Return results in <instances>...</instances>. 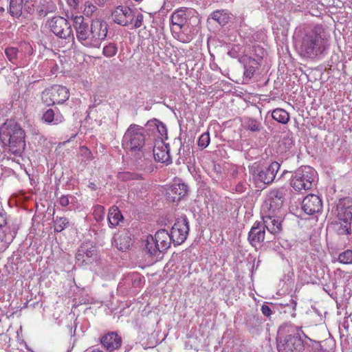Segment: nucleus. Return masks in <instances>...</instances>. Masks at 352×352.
<instances>
[{"mask_svg":"<svg viewBox=\"0 0 352 352\" xmlns=\"http://www.w3.org/2000/svg\"><path fill=\"white\" fill-rule=\"evenodd\" d=\"M96 248L89 242L83 243L76 254V263L79 266L87 264L90 259L96 256Z\"/></svg>","mask_w":352,"mask_h":352,"instance_id":"nucleus-14","label":"nucleus"},{"mask_svg":"<svg viewBox=\"0 0 352 352\" xmlns=\"http://www.w3.org/2000/svg\"><path fill=\"white\" fill-rule=\"evenodd\" d=\"M130 277L131 278V280L133 281V285L138 286V285H139L140 284V283L142 281V278H141L140 274H132L130 276Z\"/></svg>","mask_w":352,"mask_h":352,"instance_id":"nucleus-49","label":"nucleus"},{"mask_svg":"<svg viewBox=\"0 0 352 352\" xmlns=\"http://www.w3.org/2000/svg\"><path fill=\"white\" fill-rule=\"evenodd\" d=\"M143 19H144V16H143L142 14L139 13L137 15L136 19L135 20V23H134V27L135 28H138L142 26V22H143Z\"/></svg>","mask_w":352,"mask_h":352,"instance_id":"nucleus-50","label":"nucleus"},{"mask_svg":"<svg viewBox=\"0 0 352 352\" xmlns=\"http://www.w3.org/2000/svg\"><path fill=\"white\" fill-rule=\"evenodd\" d=\"M105 213L104 208L100 205L94 207V216L97 221H100L104 219Z\"/></svg>","mask_w":352,"mask_h":352,"instance_id":"nucleus-41","label":"nucleus"},{"mask_svg":"<svg viewBox=\"0 0 352 352\" xmlns=\"http://www.w3.org/2000/svg\"><path fill=\"white\" fill-rule=\"evenodd\" d=\"M243 61L244 62V75L245 77L251 78L256 72L258 63L251 57H245Z\"/></svg>","mask_w":352,"mask_h":352,"instance_id":"nucleus-27","label":"nucleus"},{"mask_svg":"<svg viewBox=\"0 0 352 352\" xmlns=\"http://www.w3.org/2000/svg\"><path fill=\"white\" fill-rule=\"evenodd\" d=\"M123 11L122 6H118L111 14L112 19L113 21L122 26H126L129 25V21L125 20L124 17H123Z\"/></svg>","mask_w":352,"mask_h":352,"instance_id":"nucleus-32","label":"nucleus"},{"mask_svg":"<svg viewBox=\"0 0 352 352\" xmlns=\"http://www.w3.org/2000/svg\"><path fill=\"white\" fill-rule=\"evenodd\" d=\"M83 13L87 16H91L97 10V8L90 1H86L84 5Z\"/></svg>","mask_w":352,"mask_h":352,"instance_id":"nucleus-42","label":"nucleus"},{"mask_svg":"<svg viewBox=\"0 0 352 352\" xmlns=\"http://www.w3.org/2000/svg\"><path fill=\"white\" fill-rule=\"evenodd\" d=\"M285 195L283 189L281 188L270 190L262 206L263 212L280 214V210L285 201Z\"/></svg>","mask_w":352,"mask_h":352,"instance_id":"nucleus-7","label":"nucleus"},{"mask_svg":"<svg viewBox=\"0 0 352 352\" xmlns=\"http://www.w3.org/2000/svg\"><path fill=\"white\" fill-rule=\"evenodd\" d=\"M5 54L9 61L16 64V60L18 58L19 50L14 47H8L5 50Z\"/></svg>","mask_w":352,"mask_h":352,"instance_id":"nucleus-38","label":"nucleus"},{"mask_svg":"<svg viewBox=\"0 0 352 352\" xmlns=\"http://www.w3.org/2000/svg\"><path fill=\"white\" fill-rule=\"evenodd\" d=\"M283 141H284L285 144H292V139L289 138V135L283 138Z\"/></svg>","mask_w":352,"mask_h":352,"instance_id":"nucleus-55","label":"nucleus"},{"mask_svg":"<svg viewBox=\"0 0 352 352\" xmlns=\"http://www.w3.org/2000/svg\"><path fill=\"white\" fill-rule=\"evenodd\" d=\"M272 117L274 120L281 124H287L289 121V115L287 111L283 109L278 108L272 113Z\"/></svg>","mask_w":352,"mask_h":352,"instance_id":"nucleus-30","label":"nucleus"},{"mask_svg":"<svg viewBox=\"0 0 352 352\" xmlns=\"http://www.w3.org/2000/svg\"><path fill=\"white\" fill-rule=\"evenodd\" d=\"M145 250L151 256H159L161 254L154 236L151 235L147 236L145 243Z\"/></svg>","mask_w":352,"mask_h":352,"instance_id":"nucleus-28","label":"nucleus"},{"mask_svg":"<svg viewBox=\"0 0 352 352\" xmlns=\"http://www.w3.org/2000/svg\"><path fill=\"white\" fill-rule=\"evenodd\" d=\"M246 189L245 185L243 183L239 182L235 186V190L238 192H243Z\"/></svg>","mask_w":352,"mask_h":352,"instance_id":"nucleus-53","label":"nucleus"},{"mask_svg":"<svg viewBox=\"0 0 352 352\" xmlns=\"http://www.w3.org/2000/svg\"><path fill=\"white\" fill-rule=\"evenodd\" d=\"M154 238L161 253L166 252L170 247L171 243H173L169 232L164 229L157 231Z\"/></svg>","mask_w":352,"mask_h":352,"instance_id":"nucleus-21","label":"nucleus"},{"mask_svg":"<svg viewBox=\"0 0 352 352\" xmlns=\"http://www.w3.org/2000/svg\"><path fill=\"white\" fill-rule=\"evenodd\" d=\"M337 232L340 235H349L351 234V222L339 221Z\"/></svg>","mask_w":352,"mask_h":352,"instance_id":"nucleus-35","label":"nucleus"},{"mask_svg":"<svg viewBox=\"0 0 352 352\" xmlns=\"http://www.w3.org/2000/svg\"><path fill=\"white\" fill-rule=\"evenodd\" d=\"M261 311L263 314L265 316H270L272 314V310L268 305H263L261 307Z\"/></svg>","mask_w":352,"mask_h":352,"instance_id":"nucleus-52","label":"nucleus"},{"mask_svg":"<svg viewBox=\"0 0 352 352\" xmlns=\"http://www.w3.org/2000/svg\"><path fill=\"white\" fill-rule=\"evenodd\" d=\"M188 187L185 184L174 183L166 190V197L168 201L175 203L179 201L186 196Z\"/></svg>","mask_w":352,"mask_h":352,"instance_id":"nucleus-13","label":"nucleus"},{"mask_svg":"<svg viewBox=\"0 0 352 352\" xmlns=\"http://www.w3.org/2000/svg\"><path fill=\"white\" fill-rule=\"evenodd\" d=\"M102 345L109 351L119 349L122 342L120 336L115 331L104 334L100 339Z\"/></svg>","mask_w":352,"mask_h":352,"instance_id":"nucleus-18","label":"nucleus"},{"mask_svg":"<svg viewBox=\"0 0 352 352\" xmlns=\"http://www.w3.org/2000/svg\"><path fill=\"white\" fill-rule=\"evenodd\" d=\"M108 0H96L99 6H103Z\"/></svg>","mask_w":352,"mask_h":352,"instance_id":"nucleus-56","label":"nucleus"},{"mask_svg":"<svg viewBox=\"0 0 352 352\" xmlns=\"http://www.w3.org/2000/svg\"><path fill=\"white\" fill-rule=\"evenodd\" d=\"M322 207L321 199L314 194L305 197L302 203V209L307 214H314L320 212Z\"/></svg>","mask_w":352,"mask_h":352,"instance_id":"nucleus-17","label":"nucleus"},{"mask_svg":"<svg viewBox=\"0 0 352 352\" xmlns=\"http://www.w3.org/2000/svg\"><path fill=\"white\" fill-rule=\"evenodd\" d=\"M69 97V90L65 87L58 85L44 90L42 93V100L47 106L56 103L62 104L68 100Z\"/></svg>","mask_w":352,"mask_h":352,"instance_id":"nucleus-6","label":"nucleus"},{"mask_svg":"<svg viewBox=\"0 0 352 352\" xmlns=\"http://www.w3.org/2000/svg\"><path fill=\"white\" fill-rule=\"evenodd\" d=\"M280 166L278 162H273L268 167L257 168L254 170V179L256 182H262L264 184H270L274 181Z\"/></svg>","mask_w":352,"mask_h":352,"instance_id":"nucleus-10","label":"nucleus"},{"mask_svg":"<svg viewBox=\"0 0 352 352\" xmlns=\"http://www.w3.org/2000/svg\"><path fill=\"white\" fill-rule=\"evenodd\" d=\"M59 202L62 206H67L69 204V197L67 195H63L60 198Z\"/></svg>","mask_w":352,"mask_h":352,"instance_id":"nucleus-51","label":"nucleus"},{"mask_svg":"<svg viewBox=\"0 0 352 352\" xmlns=\"http://www.w3.org/2000/svg\"><path fill=\"white\" fill-rule=\"evenodd\" d=\"M169 152L168 144H166L162 142L159 143L153 148V156L155 161L170 164L172 160Z\"/></svg>","mask_w":352,"mask_h":352,"instance_id":"nucleus-20","label":"nucleus"},{"mask_svg":"<svg viewBox=\"0 0 352 352\" xmlns=\"http://www.w3.org/2000/svg\"><path fill=\"white\" fill-rule=\"evenodd\" d=\"M122 142L125 149L133 153L141 152L145 144L144 128L138 124H131L124 135Z\"/></svg>","mask_w":352,"mask_h":352,"instance_id":"nucleus-4","label":"nucleus"},{"mask_svg":"<svg viewBox=\"0 0 352 352\" xmlns=\"http://www.w3.org/2000/svg\"><path fill=\"white\" fill-rule=\"evenodd\" d=\"M80 155L81 160L84 162L89 161L92 158V154L91 151L85 146H81L80 148Z\"/></svg>","mask_w":352,"mask_h":352,"instance_id":"nucleus-43","label":"nucleus"},{"mask_svg":"<svg viewBox=\"0 0 352 352\" xmlns=\"http://www.w3.org/2000/svg\"><path fill=\"white\" fill-rule=\"evenodd\" d=\"M123 11V17H124V21H129V25L131 24L135 17L133 10L129 7H122Z\"/></svg>","mask_w":352,"mask_h":352,"instance_id":"nucleus-46","label":"nucleus"},{"mask_svg":"<svg viewBox=\"0 0 352 352\" xmlns=\"http://www.w3.org/2000/svg\"><path fill=\"white\" fill-rule=\"evenodd\" d=\"M312 349L314 352H327L326 349H324L322 342L314 341L312 344Z\"/></svg>","mask_w":352,"mask_h":352,"instance_id":"nucleus-47","label":"nucleus"},{"mask_svg":"<svg viewBox=\"0 0 352 352\" xmlns=\"http://www.w3.org/2000/svg\"><path fill=\"white\" fill-rule=\"evenodd\" d=\"M189 232L188 221L186 216L178 218L171 228L170 235L174 245L183 243L187 239Z\"/></svg>","mask_w":352,"mask_h":352,"instance_id":"nucleus-8","label":"nucleus"},{"mask_svg":"<svg viewBox=\"0 0 352 352\" xmlns=\"http://www.w3.org/2000/svg\"><path fill=\"white\" fill-rule=\"evenodd\" d=\"M9 12L14 17L19 18L22 14L23 0H9Z\"/></svg>","mask_w":352,"mask_h":352,"instance_id":"nucleus-31","label":"nucleus"},{"mask_svg":"<svg viewBox=\"0 0 352 352\" xmlns=\"http://www.w3.org/2000/svg\"><path fill=\"white\" fill-rule=\"evenodd\" d=\"M4 234L2 230V228L0 227V241H2L3 239Z\"/></svg>","mask_w":352,"mask_h":352,"instance_id":"nucleus-57","label":"nucleus"},{"mask_svg":"<svg viewBox=\"0 0 352 352\" xmlns=\"http://www.w3.org/2000/svg\"><path fill=\"white\" fill-rule=\"evenodd\" d=\"M152 124H154V125L157 127L159 133L161 135H163L164 133H166V129L165 125H164L158 120L154 119L153 120L148 121L147 123H146V125H151Z\"/></svg>","mask_w":352,"mask_h":352,"instance_id":"nucleus-45","label":"nucleus"},{"mask_svg":"<svg viewBox=\"0 0 352 352\" xmlns=\"http://www.w3.org/2000/svg\"><path fill=\"white\" fill-rule=\"evenodd\" d=\"M338 261L344 264H352V250H347L338 256Z\"/></svg>","mask_w":352,"mask_h":352,"instance_id":"nucleus-40","label":"nucleus"},{"mask_svg":"<svg viewBox=\"0 0 352 352\" xmlns=\"http://www.w3.org/2000/svg\"><path fill=\"white\" fill-rule=\"evenodd\" d=\"M173 32L177 34V38L178 41L187 43H189L193 38V34L190 33V30L184 26L179 32H175V29L173 28Z\"/></svg>","mask_w":352,"mask_h":352,"instance_id":"nucleus-33","label":"nucleus"},{"mask_svg":"<svg viewBox=\"0 0 352 352\" xmlns=\"http://www.w3.org/2000/svg\"><path fill=\"white\" fill-rule=\"evenodd\" d=\"M316 172L310 166H301L294 173L291 179V186L296 191L307 190L312 188Z\"/></svg>","mask_w":352,"mask_h":352,"instance_id":"nucleus-5","label":"nucleus"},{"mask_svg":"<svg viewBox=\"0 0 352 352\" xmlns=\"http://www.w3.org/2000/svg\"><path fill=\"white\" fill-rule=\"evenodd\" d=\"M265 228L262 222H256L248 234V240L252 245L256 247L265 239Z\"/></svg>","mask_w":352,"mask_h":352,"instance_id":"nucleus-19","label":"nucleus"},{"mask_svg":"<svg viewBox=\"0 0 352 352\" xmlns=\"http://www.w3.org/2000/svg\"><path fill=\"white\" fill-rule=\"evenodd\" d=\"M338 219L339 221L351 222L352 198L346 197L339 200L337 204Z\"/></svg>","mask_w":352,"mask_h":352,"instance_id":"nucleus-16","label":"nucleus"},{"mask_svg":"<svg viewBox=\"0 0 352 352\" xmlns=\"http://www.w3.org/2000/svg\"><path fill=\"white\" fill-rule=\"evenodd\" d=\"M54 231L60 232L69 224V221L65 217H56L55 221Z\"/></svg>","mask_w":352,"mask_h":352,"instance_id":"nucleus-39","label":"nucleus"},{"mask_svg":"<svg viewBox=\"0 0 352 352\" xmlns=\"http://www.w3.org/2000/svg\"><path fill=\"white\" fill-rule=\"evenodd\" d=\"M123 220V216L116 206H112L108 213V222L109 227H116L119 225L120 221Z\"/></svg>","mask_w":352,"mask_h":352,"instance_id":"nucleus-26","label":"nucleus"},{"mask_svg":"<svg viewBox=\"0 0 352 352\" xmlns=\"http://www.w3.org/2000/svg\"><path fill=\"white\" fill-rule=\"evenodd\" d=\"M115 242L118 250L123 252L129 250L132 245L131 234L129 232H124L116 239Z\"/></svg>","mask_w":352,"mask_h":352,"instance_id":"nucleus-25","label":"nucleus"},{"mask_svg":"<svg viewBox=\"0 0 352 352\" xmlns=\"http://www.w3.org/2000/svg\"><path fill=\"white\" fill-rule=\"evenodd\" d=\"M0 140L15 155H21L25 149V131L14 120H7L0 127Z\"/></svg>","mask_w":352,"mask_h":352,"instance_id":"nucleus-3","label":"nucleus"},{"mask_svg":"<svg viewBox=\"0 0 352 352\" xmlns=\"http://www.w3.org/2000/svg\"><path fill=\"white\" fill-rule=\"evenodd\" d=\"M42 119L44 122L54 125L60 124L64 122L63 116L57 110L52 109H47L43 115Z\"/></svg>","mask_w":352,"mask_h":352,"instance_id":"nucleus-22","label":"nucleus"},{"mask_svg":"<svg viewBox=\"0 0 352 352\" xmlns=\"http://www.w3.org/2000/svg\"><path fill=\"white\" fill-rule=\"evenodd\" d=\"M67 2L74 8H76L79 4V0H67Z\"/></svg>","mask_w":352,"mask_h":352,"instance_id":"nucleus-54","label":"nucleus"},{"mask_svg":"<svg viewBox=\"0 0 352 352\" xmlns=\"http://www.w3.org/2000/svg\"><path fill=\"white\" fill-rule=\"evenodd\" d=\"M302 337L308 338L301 327L284 323L278 329L277 349L278 352H301L305 345Z\"/></svg>","mask_w":352,"mask_h":352,"instance_id":"nucleus-2","label":"nucleus"},{"mask_svg":"<svg viewBox=\"0 0 352 352\" xmlns=\"http://www.w3.org/2000/svg\"><path fill=\"white\" fill-rule=\"evenodd\" d=\"M51 31L60 38H67L72 35V29L69 23L63 17L54 16L49 21Z\"/></svg>","mask_w":352,"mask_h":352,"instance_id":"nucleus-11","label":"nucleus"},{"mask_svg":"<svg viewBox=\"0 0 352 352\" xmlns=\"http://www.w3.org/2000/svg\"><path fill=\"white\" fill-rule=\"evenodd\" d=\"M243 126L245 129L252 133H260L263 129L261 122L252 118H246Z\"/></svg>","mask_w":352,"mask_h":352,"instance_id":"nucleus-29","label":"nucleus"},{"mask_svg":"<svg viewBox=\"0 0 352 352\" xmlns=\"http://www.w3.org/2000/svg\"><path fill=\"white\" fill-rule=\"evenodd\" d=\"M0 10H1V11H4V8H2V7H0Z\"/></svg>","mask_w":352,"mask_h":352,"instance_id":"nucleus-58","label":"nucleus"},{"mask_svg":"<svg viewBox=\"0 0 352 352\" xmlns=\"http://www.w3.org/2000/svg\"><path fill=\"white\" fill-rule=\"evenodd\" d=\"M6 211L0 207V227L2 228L6 224Z\"/></svg>","mask_w":352,"mask_h":352,"instance_id":"nucleus-48","label":"nucleus"},{"mask_svg":"<svg viewBox=\"0 0 352 352\" xmlns=\"http://www.w3.org/2000/svg\"><path fill=\"white\" fill-rule=\"evenodd\" d=\"M279 214L267 212L262 217V223L271 234H276L282 231V221Z\"/></svg>","mask_w":352,"mask_h":352,"instance_id":"nucleus-15","label":"nucleus"},{"mask_svg":"<svg viewBox=\"0 0 352 352\" xmlns=\"http://www.w3.org/2000/svg\"><path fill=\"white\" fill-rule=\"evenodd\" d=\"M118 177L121 181H129L131 179H141L142 176L139 173H132L129 171L119 172L118 173Z\"/></svg>","mask_w":352,"mask_h":352,"instance_id":"nucleus-37","label":"nucleus"},{"mask_svg":"<svg viewBox=\"0 0 352 352\" xmlns=\"http://www.w3.org/2000/svg\"><path fill=\"white\" fill-rule=\"evenodd\" d=\"M323 34L324 30L321 25L305 29L296 42L299 54L302 57L314 58L322 54L327 48Z\"/></svg>","mask_w":352,"mask_h":352,"instance_id":"nucleus-1","label":"nucleus"},{"mask_svg":"<svg viewBox=\"0 0 352 352\" xmlns=\"http://www.w3.org/2000/svg\"><path fill=\"white\" fill-rule=\"evenodd\" d=\"M211 18L221 25H224L228 23L230 16L223 10H217L212 13Z\"/></svg>","mask_w":352,"mask_h":352,"instance_id":"nucleus-34","label":"nucleus"},{"mask_svg":"<svg viewBox=\"0 0 352 352\" xmlns=\"http://www.w3.org/2000/svg\"><path fill=\"white\" fill-rule=\"evenodd\" d=\"M170 19L172 25L177 27L178 30H181L186 26L187 21L186 11L182 9L177 10L172 14Z\"/></svg>","mask_w":352,"mask_h":352,"instance_id":"nucleus-23","label":"nucleus"},{"mask_svg":"<svg viewBox=\"0 0 352 352\" xmlns=\"http://www.w3.org/2000/svg\"><path fill=\"white\" fill-rule=\"evenodd\" d=\"M73 21L78 40L83 45L89 47L91 32L89 23L85 21L82 15L74 16Z\"/></svg>","mask_w":352,"mask_h":352,"instance_id":"nucleus-12","label":"nucleus"},{"mask_svg":"<svg viewBox=\"0 0 352 352\" xmlns=\"http://www.w3.org/2000/svg\"><path fill=\"white\" fill-rule=\"evenodd\" d=\"M210 143V135L208 132L204 133L198 140V146L202 148H206Z\"/></svg>","mask_w":352,"mask_h":352,"instance_id":"nucleus-44","label":"nucleus"},{"mask_svg":"<svg viewBox=\"0 0 352 352\" xmlns=\"http://www.w3.org/2000/svg\"><path fill=\"white\" fill-rule=\"evenodd\" d=\"M90 43L89 47H99L100 42L107 35V24L99 19L92 21L90 26Z\"/></svg>","mask_w":352,"mask_h":352,"instance_id":"nucleus-9","label":"nucleus"},{"mask_svg":"<svg viewBox=\"0 0 352 352\" xmlns=\"http://www.w3.org/2000/svg\"><path fill=\"white\" fill-rule=\"evenodd\" d=\"M118 52V46L116 43H109L103 47L102 54L104 56L110 58L114 56Z\"/></svg>","mask_w":352,"mask_h":352,"instance_id":"nucleus-36","label":"nucleus"},{"mask_svg":"<svg viewBox=\"0 0 352 352\" xmlns=\"http://www.w3.org/2000/svg\"><path fill=\"white\" fill-rule=\"evenodd\" d=\"M132 163L137 170H145L151 166V162L144 156L143 151H142L135 153V155L132 158Z\"/></svg>","mask_w":352,"mask_h":352,"instance_id":"nucleus-24","label":"nucleus"}]
</instances>
